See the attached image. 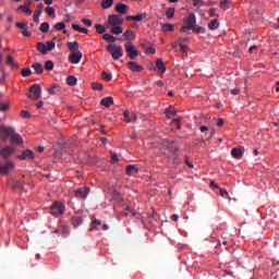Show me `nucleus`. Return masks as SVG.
<instances>
[{
	"mask_svg": "<svg viewBox=\"0 0 279 279\" xmlns=\"http://www.w3.org/2000/svg\"><path fill=\"white\" fill-rule=\"evenodd\" d=\"M10 138L13 145H23V137L14 131L12 126L0 128V141L5 143Z\"/></svg>",
	"mask_w": 279,
	"mask_h": 279,
	"instance_id": "f257e3e1",
	"label": "nucleus"
},
{
	"mask_svg": "<svg viewBox=\"0 0 279 279\" xmlns=\"http://www.w3.org/2000/svg\"><path fill=\"white\" fill-rule=\"evenodd\" d=\"M161 154L166 156V158H171V156L175 155L179 150L178 146H173V142L165 141L162 143Z\"/></svg>",
	"mask_w": 279,
	"mask_h": 279,
	"instance_id": "f03ea898",
	"label": "nucleus"
},
{
	"mask_svg": "<svg viewBox=\"0 0 279 279\" xmlns=\"http://www.w3.org/2000/svg\"><path fill=\"white\" fill-rule=\"evenodd\" d=\"M107 51L110 52L112 60L123 58V47L117 45L107 46Z\"/></svg>",
	"mask_w": 279,
	"mask_h": 279,
	"instance_id": "7ed1b4c3",
	"label": "nucleus"
},
{
	"mask_svg": "<svg viewBox=\"0 0 279 279\" xmlns=\"http://www.w3.org/2000/svg\"><path fill=\"white\" fill-rule=\"evenodd\" d=\"M184 26H182L181 32L185 34L189 29H195V23L197 20L193 13H191L184 21Z\"/></svg>",
	"mask_w": 279,
	"mask_h": 279,
	"instance_id": "20e7f679",
	"label": "nucleus"
},
{
	"mask_svg": "<svg viewBox=\"0 0 279 279\" xmlns=\"http://www.w3.org/2000/svg\"><path fill=\"white\" fill-rule=\"evenodd\" d=\"M64 210H66L64 204L60 202H54L50 207V215H52L53 217H60V215H64Z\"/></svg>",
	"mask_w": 279,
	"mask_h": 279,
	"instance_id": "39448f33",
	"label": "nucleus"
},
{
	"mask_svg": "<svg viewBox=\"0 0 279 279\" xmlns=\"http://www.w3.org/2000/svg\"><path fill=\"white\" fill-rule=\"evenodd\" d=\"M124 48L126 51V56L128 58H130V60H136V58H138V50L136 49L134 44H132V41H128L124 45Z\"/></svg>",
	"mask_w": 279,
	"mask_h": 279,
	"instance_id": "423d86ee",
	"label": "nucleus"
},
{
	"mask_svg": "<svg viewBox=\"0 0 279 279\" xmlns=\"http://www.w3.org/2000/svg\"><path fill=\"white\" fill-rule=\"evenodd\" d=\"M41 93H43V89L40 88V85L34 84L29 88L28 97H29V99L38 100V98L40 97Z\"/></svg>",
	"mask_w": 279,
	"mask_h": 279,
	"instance_id": "0eeeda50",
	"label": "nucleus"
},
{
	"mask_svg": "<svg viewBox=\"0 0 279 279\" xmlns=\"http://www.w3.org/2000/svg\"><path fill=\"white\" fill-rule=\"evenodd\" d=\"M12 169H14V162L5 161L4 163L0 165V174L8 175V173H10V171H12Z\"/></svg>",
	"mask_w": 279,
	"mask_h": 279,
	"instance_id": "6e6552de",
	"label": "nucleus"
},
{
	"mask_svg": "<svg viewBox=\"0 0 279 279\" xmlns=\"http://www.w3.org/2000/svg\"><path fill=\"white\" fill-rule=\"evenodd\" d=\"M89 193L90 189L88 186H83L75 191V197H77L78 199H86Z\"/></svg>",
	"mask_w": 279,
	"mask_h": 279,
	"instance_id": "1a4fd4ad",
	"label": "nucleus"
},
{
	"mask_svg": "<svg viewBox=\"0 0 279 279\" xmlns=\"http://www.w3.org/2000/svg\"><path fill=\"white\" fill-rule=\"evenodd\" d=\"M14 151H16V148L12 146H5L0 150V156L1 158H4V160H8V158L14 154Z\"/></svg>",
	"mask_w": 279,
	"mask_h": 279,
	"instance_id": "9d476101",
	"label": "nucleus"
},
{
	"mask_svg": "<svg viewBox=\"0 0 279 279\" xmlns=\"http://www.w3.org/2000/svg\"><path fill=\"white\" fill-rule=\"evenodd\" d=\"M108 23L112 27L123 25V19H121V16H119L117 14H112V15H109Z\"/></svg>",
	"mask_w": 279,
	"mask_h": 279,
	"instance_id": "9b49d317",
	"label": "nucleus"
},
{
	"mask_svg": "<svg viewBox=\"0 0 279 279\" xmlns=\"http://www.w3.org/2000/svg\"><path fill=\"white\" fill-rule=\"evenodd\" d=\"M19 160H34L36 158V155L33 150L26 149L23 150L21 155L17 156Z\"/></svg>",
	"mask_w": 279,
	"mask_h": 279,
	"instance_id": "f8f14e48",
	"label": "nucleus"
},
{
	"mask_svg": "<svg viewBox=\"0 0 279 279\" xmlns=\"http://www.w3.org/2000/svg\"><path fill=\"white\" fill-rule=\"evenodd\" d=\"M69 60L72 64H80V62L82 61V52H73L72 54H70Z\"/></svg>",
	"mask_w": 279,
	"mask_h": 279,
	"instance_id": "ddd939ff",
	"label": "nucleus"
},
{
	"mask_svg": "<svg viewBox=\"0 0 279 279\" xmlns=\"http://www.w3.org/2000/svg\"><path fill=\"white\" fill-rule=\"evenodd\" d=\"M128 66H129L130 71H133V73H141V71H143V68L141 66V64H138L134 61H130L128 63Z\"/></svg>",
	"mask_w": 279,
	"mask_h": 279,
	"instance_id": "4468645a",
	"label": "nucleus"
},
{
	"mask_svg": "<svg viewBox=\"0 0 279 279\" xmlns=\"http://www.w3.org/2000/svg\"><path fill=\"white\" fill-rule=\"evenodd\" d=\"M130 10V8L128 7V4H124V3H118L116 5V11L119 13V14H128V11Z\"/></svg>",
	"mask_w": 279,
	"mask_h": 279,
	"instance_id": "2eb2a0df",
	"label": "nucleus"
},
{
	"mask_svg": "<svg viewBox=\"0 0 279 279\" xmlns=\"http://www.w3.org/2000/svg\"><path fill=\"white\" fill-rule=\"evenodd\" d=\"M143 19H147V13H141L137 15H128L126 21H137L141 22Z\"/></svg>",
	"mask_w": 279,
	"mask_h": 279,
	"instance_id": "dca6fc26",
	"label": "nucleus"
},
{
	"mask_svg": "<svg viewBox=\"0 0 279 279\" xmlns=\"http://www.w3.org/2000/svg\"><path fill=\"white\" fill-rule=\"evenodd\" d=\"M9 186H11V189H24L25 183L19 180H11L9 181Z\"/></svg>",
	"mask_w": 279,
	"mask_h": 279,
	"instance_id": "f3484780",
	"label": "nucleus"
},
{
	"mask_svg": "<svg viewBox=\"0 0 279 279\" xmlns=\"http://www.w3.org/2000/svg\"><path fill=\"white\" fill-rule=\"evenodd\" d=\"M101 106H105V108H110L112 104H114V99L112 97H105L100 101Z\"/></svg>",
	"mask_w": 279,
	"mask_h": 279,
	"instance_id": "a211bd4d",
	"label": "nucleus"
},
{
	"mask_svg": "<svg viewBox=\"0 0 279 279\" xmlns=\"http://www.w3.org/2000/svg\"><path fill=\"white\" fill-rule=\"evenodd\" d=\"M126 175H136L138 173V168L134 165L126 166Z\"/></svg>",
	"mask_w": 279,
	"mask_h": 279,
	"instance_id": "6ab92c4d",
	"label": "nucleus"
},
{
	"mask_svg": "<svg viewBox=\"0 0 279 279\" xmlns=\"http://www.w3.org/2000/svg\"><path fill=\"white\" fill-rule=\"evenodd\" d=\"M32 69L37 73V75H43L45 73V68L43 66L41 63H34L32 65Z\"/></svg>",
	"mask_w": 279,
	"mask_h": 279,
	"instance_id": "aec40b11",
	"label": "nucleus"
},
{
	"mask_svg": "<svg viewBox=\"0 0 279 279\" xmlns=\"http://www.w3.org/2000/svg\"><path fill=\"white\" fill-rule=\"evenodd\" d=\"M37 51L43 53V56H47V53H49V50L47 49V45H45L44 43L37 44Z\"/></svg>",
	"mask_w": 279,
	"mask_h": 279,
	"instance_id": "412c9836",
	"label": "nucleus"
},
{
	"mask_svg": "<svg viewBox=\"0 0 279 279\" xmlns=\"http://www.w3.org/2000/svg\"><path fill=\"white\" fill-rule=\"evenodd\" d=\"M231 156L233 158H243V148H232Z\"/></svg>",
	"mask_w": 279,
	"mask_h": 279,
	"instance_id": "4be33fe9",
	"label": "nucleus"
},
{
	"mask_svg": "<svg viewBox=\"0 0 279 279\" xmlns=\"http://www.w3.org/2000/svg\"><path fill=\"white\" fill-rule=\"evenodd\" d=\"M68 47L72 53H77V49H80V44L77 41L68 43Z\"/></svg>",
	"mask_w": 279,
	"mask_h": 279,
	"instance_id": "5701e85b",
	"label": "nucleus"
},
{
	"mask_svg": "<svg viewBox=\"0 0 279 279\" xmlns=\"http://www.w3.org/2000/svg\"><path fill=\"white\" fill-rule=\"evenodd\" d=\"M100 226H101V220L93 219L89 231L93 232V230H100L99 228Z\"/></svg>",
	"mask_w": 279,
	"mask_h": 279,
	"instance_id": "b1692460",
	"label": "nucleus"
},
{
	"mask_svg": "<svg viewBox=\"0 0 279 279\" xmlns=\"http://www.w3.org/2000/svg\"><path fill=\"white\" fill-rule=\"evenodd\" d=\"M156 68L160 73H165L167 71V66H165V62H162V59H158L156 62Z\"/></svg>",
	"mask_w": 279,
	"mask_h": 279,
	"instance_id": "393cba45",
	"label": "nucleus"
},
{
	"mask_svg": "<svg viewBox=\"0 0 279 279\" xmlns=\"http://www.w3.org/2000/svg\"><path fill=\"white\" fill-rule=\"evenodd\" d=\"M114 5V0H104L101 2L102 10H108L109 8H112Z\"/></svg>",
	"mask_w": 279,
	"mask_h": 279,
	"instance_id": "a878e982",
	"label": "nucleus"
},
{
	"mask_svg": "<svg viewBox=\"0 0 279 279\" xmlns=\"http://www.w3.org/2000/svg\"><path fill=\"white\" fill-rule=\"evenodd\" d=\"M72 28L75 29V32H80V34H88V28L82 27L78 24H72Z\"/></svg>",
	"mask_w": 279,
	"mask_h": 279,
	"instance_id": "bb28decb",
	"label": "nucleus"
},
{
	"mask_svg": "<svg viewBox=\"0 0 279 279\" xmlns=\"http://www.w3.org/2000/svg\"><path fill=\"white\" fill-rule=\"evenodd\" d=\"M111 34L119 36V34H123V27H121V25L118 26H113L111 28Z\"/></svg>",
	"mask_w": 279,
	"mask_h": 279,
	"instance_id": "cd10ccee",
	"label": "nucleus"
},
{
	"mask_svg": "<svg viewBox=\"0 0 279 279\" xmlns=\"http://www.w3.org/2000/svg\"><path fill=\"white\" fill-rule=\"evenodd\" d=\"M66 84L68 86H75V84H77V78L71 75L66 78Z\"/></svg>",
	"mask_w": 279,
	"mask_h": 279,
	"instance_id": "c85d7f7f",
	"label": "nucleus"
},
{
	"mask_svg": "<svg viewBox=\"0 0 279 279\" xmlns=\"http://www.w3.org/2000/svg\"><path fill=\"white\" fill-rule=\"evenodd\" d=\"M82 217H73L72 218V225L75 227V228H78V226H82Z\"/></svg>",
	"mask_w": 279,
	"mask_h": 279,
	"instance_id": "c756f323",
	"label": "nucleus"
},
{
	"mask_svg": "<svg viewBox=\"0 0 279 279\" xmlns=\"http://www.w3.org/2000/svg\"><path fill=\"white\" fill-rule=\"evenodd\" d=\"M104 40H107V43H117V37L110 35V34H105L102 36Z\"/></svg>",
	"mask_w": 279,
	"mask_h": 279,
	"instance_id": "7c9ffc66",
	"label": "nucleus"
},
{
	"mask_svg": "<svg viewBox=\"0 0 279 279\" xmlns=\"http://www.w3.org/2000/svg\"><path fill=\"white\" fill-rule=\"evenodd\" d=\"M175 108L173 107H169L167 110H166V114L168 117V119H171V117H175Z\"/></svg>",
	"mask_w": 279,
	"mask_h": 279,
	"instance_id": "2f4dec72",
	"label": "nucleus"
},
{
	"mask_svg": "<svg viewBox=\"0 0 279 279\" xmlns=\"http://www.w3.org/2000/svg\"><path fill=\"white\" fill-rule=\"evenodd\" d=\"M161 29L162 32H173V24H169V23L161 24Z\"/></svg>",
	"mask_w": 279,
	"mask_h": 279,
	"instance_id": "473e14b6",
	"label": "nucleus"
},
{
	"mask_svg": "<svg viewBox=\"0 0 279 279\" xmlns=\"http://www.w3.org/2000/svg\"><path fill=\"white\" fill-rule=\"evenodd\" d=\"M166 16L167 19H173V16H175V9L174 8L167 9Z\"/></svg>",
	"mask_w": 279,
	"mask_h": 279,
	"instance_id": "72a5a7b5",
	"label": "nucleus"
},
{
	"mask_svg": "<svg viewBox=\"0 0 279 279\" xmlns=\"http://www.w3.org/2000/svg\"><path fill=\"white\" fill-rule=\"evenodd\" d=\"M209 29H217L219 27V21L218 20H211L208 24Z\"/></svg>",
	"mask_w": 279,
	"mask_h": 279,
	"instance_id": "f704fd0d",
	"label": "nucleus"
},
{
	"mask_svg": "<svg viewBox=\"0 0 279 279\" xmlns=\"http://www.w3.org/2000/svg\"><path fill=\"white\" fill-rule=\"evenodd\" d=\"M124 38L125 40H132V38H134V31L128 29L124 32Z\"/></svg>",
	"mask_w": 279,
	"mask_h": 279,
	"instance_id": "c9c22d12",
	"label": "nucleus"
},
{
	"mask_svg": "<svg viewBox=\"0 0 279 279\" xmlns=\"http://www.w3.org/2000/svg\"><path fill=\"white\" fill-rule=\"evenodd\" d=\"M7 64H10L14 69H19V65L16 63H14V59L12 58V56L7 57Z\"/></svg>",
	"mask_w": 279,
	"mask_h": 279,
	"instance_id": "e433bc0d",
	"label": "nucleus"
},
{
	"mask_svg": "<svg viewBox=\"0 0 279 279\" xmlns=\"http://www.w3.org/2000/svg\"><path fill=\"white\" fill-rule=\"evenodd\" d=\"M39 29H40V32H43L44 34H47V32H49V23H47V22L41 23Z\"/></svg>",
	"mask_w": 279,
	"mask_h": 279,
	"instance_id": "4c0bfd02",
	"label": "nucleus"
},
{
	"mask_svg": "<svg viewBox=\"0 0 279 279\" xmlns=\"http://www.w3.org/2000/svg\"><path fill=\"white\" fill-rule=\"evenodd\" d=\"M53 66H54L53 61L51 60L46 61L45 63L46 71H53Z\"/></svg>",
	"mask_w": 279,
	"mask_h": 279,
	"instance_id": "58836bf2",
	"label": "nucleus"
},
{
	"mask_svg": "<svg viewBox=\"0 0 279 279\" xmlns=\"http://www.w3.org/2000/svg\"><path fill=\"white\" fill-rule=\"evenodd\" d=\"M45 9V4L39 3L37 4V8L35 10V14H37L38 16H40V14H43V10Z\"/></svg>",
	"mask_w": 279,
	"mask_h": 279,
	"instance_id": "ea45409f",
	"label": "nucleus"
},
{
	"mask_svg": "<svg viewBox=\"0 0 279 279\" xmlns=\"http://www.w3.org/2000/svg\"><path fill=\"white\" fill-rule=\"evenodd\" d=\"M66 25L64 24V22H59L54 24V29H57L58 32H62V29H64Z\"/></svg>",
	"mask_w": 279,
	"mask_h": 279,
	"instance_id": "a19ab883",
	"label": "nucleus"
},
{
	"mask_svg": "<svg viewBox=\"0 0 279 279\" xmlns=\"http://www.w3.org/2000/svg\"><path fill=\"white\" fill-rule=\"evenodd\" d=\"M10 110V105L5 102H0V112H8Z\"/></svg>",
	"mask_w": 279,
	"mask_h": 279,
	"instance_id": "79ce46f5",
	"label": "nucleus"
},
{
	"mask_svg": "<svg viewBox=\"0 0 279 279\" xmlns=\"http://www.w3.org/2000/svg\"><path fill=\"white\" fill-rule=\"evenodd\" d=\"M32 70L29 68L22 69V77H29Z\"/></svg>",
	"mask_w": 279,
	"mask_h": 279,
	"instance_id": "37998d69",
	"label": "nucleus"
},
{
	"mask_svg": "<svg viewBox=\"0 0 279 279\" xmlns=\"http://www.w3.org/2000/svg\"><path fill=\"white\" fill-rule=\"evenodd\" d=\"M229 4H230V2L228 0H221V2H220L221 10H229V8H230Z\"/></svg>",
	"mask_w": 279,
	"mask_h": 279,
	"instance_id": "c03bdc74",
	"label": "nucleus"
},
{
	"mask_svg": "<svg viewBox=\"0 0 279 279\" xmlns=\"http://www.w3.org/2000/svg\"><path fill=\"white\" fill-rule=\"evenodd\" d=\"M95 27L98 34H104L106 32V27L101 24H96Z\"/></svg>",
	"mask_w": 279,
	"mask_h": 279,
	"instance_id": "a18cd8bd",
	"label": "nucleus"
},
{
	"mask_svg": "<svg viewBox=\"0 0 279 279\" xmlns=\"http://www.w3.org/2000/svg\"><path fill=\"white\" fill-rule=\"evenodd\" d=\"M101 77L105 80V82H110L112 80V75L107 72H102Z\"/></svg>",
	"mask_w": 279,
	"mask_h": 279,
	"instance_id": "49530a36",
	"label": "nucleus"
},
{
	"mask_svg": "<svg viewBox=\"0 0 279 279\" xmlns=\"http://www.w3.org/2000/svg\"><path fill=\"white\" fill-rule=\"evenodd\" d=\"M19 10H22V12H24L28 16L32 15V10L27 9V7H25L24 4L20 5Z\"/></svg>",
	"mask_w": 279,
	"mask_h": 279,
	"instance_id": "de8ad7c7",
	"label": "nucleus"
},
{
	"mask_svg": "<svg viewBox=\"0 0 279 279\" xmlns=\"http://www.w3.org/2000/svg\"><path fill=\"white\" fill-rule=\"evenodd\" d=\"M46 13L48 14V16H56V9L48 7L46 8Z\"/></svg>",
	"mask_w": 279,
	"mask_h": 279,
	"instance_id": "09e8293b",
	"label": "nucleus"
},
{
	"mask_svg": "<svg viewBox=\"0 0 279 279\" xmlns=\"http://www.w3.org/2000/svg\"><path fill=\"white\" fill-rule=\"evenodd\" d=\"M94 90H104V85L101 83L92 84Z\"/></svg>",
	"mask_w": 279,
	"mask_h": 279,
	"instance_id": "8fccbe9b",
	"label": "nucleus"
},
{
	"mask_svg": "<svg viewBox=\"0 0 279 279\" xmlns=\"http://www.w3.org/2000/svg\"><path fill=\"white\" fill-rule=\"evenodd\" d=\"M46 48L48 49V51H53V49H56V43L47 41Z\"/></svg>",
	"mask_w": 279,
	"mask_h": 279,
	"instance_id": "3c124183",
	"label": "nucleus"
},
{
	"mask_svg": "<svg viewBox=\"0 0 279 279\" xmlns=\"http://www.w3.org/2000/svg\"><path fill=\"white\" fill-rule=\"evenodd\" d=\"M123 117L126 123H132V118H130V111H124Z\"/></svg>",
	"mask_w": 279,
	"mask_h": 279,
	"instance_id": "603ef678",
	"label": "nucleus"
},
{
	"mask_svg": "<svg viewBox=\"0 0 279 279\" xmlns=\"http://www.w3.org/2000/svg\"><path fill=\"white\" fill-rule=\"evenodd\" d=\"M125 210H128L129 213H132L133 217H141V214L136 213L134 209H132V207L126 206Z\"/></svg>",
	"mask_w": 279,
	"mask_h": 279,
	"instance_id": "864d4df0",
	"label": "nucleus"
},
{
	"mask_svg": "<svg viewBox=\"0 0 279 279\" xmlns=\"http://www.w3.org/2000/svg\"><path fill=\"white\" fill-rule=\"evenodd\" d=\"M204 0H193L194 8H202Z\"/></svg>",
	"mask_w": 279,
	"mask_h": 279,
	"instance_id": "5fc2aeb1",
	"label": "nucleus"
},
{
	"mask_svg": "<svg viewBox=\"0 0 279 279\" xmlns=\"http://www.w3.org/2000/svg\"><path fill=\"white\" fill-rule=\"evenodd\" d=\"M220 195L221 197L228 198L230 195L228 194V191L226 189H220Z\"/></svg>",
	"mask_w": 279,
	"mask_h": 279,
	"instance_id": "6e6d98bb",
	"label": "nucleus"
},
{
	"mask_svg": "<svg viewBox=\"0 0 279 279\" xmlns=\"http://www.w3.org/2000/svg\"><path fill=\"white\" fill-rule=\"evenodd\" d=\"M180 121H182L181 118H177L172 120V123H175L178 130H180L182 128V125H180Z\"/></svg>",
	"mask_w": 279,
	"mask_h": 279,
	"instance_id": "4d7b16f0",
	"label": "nucleus"
},
{
	"mask_svg": "<svg viewBox=\"0 0 279 279\" xmlns=\"http://www.w3.org/2000/svg\"><path fill=\"white\" fill-rule=\"evenodd\" d=\"M82 23H84V25H86L87 27H90L93 25V21H90L88 19H83Z\"/></svg>",
	"mask_w": 279,
	"mask_h": 279,
	"instance_id": "13d9d810",
	"label": "nucleus"
},
{
	"mask_svg": "<svg viewBox=\"0 0 279 279\" xmlns=\"http://www.w3.org/2000/svg\"><path fill=\"white\" fill-rule=\"evenodd\" d=\"M179 47L183 53H186V51H189V47L186 45L180 44Z\"/></svg>",
	"mask_w": 279,
	"mask_h": 279,
	"instance_id": "bf43d9fd",
	"label": "nucleus"
},
{
	"mask_svg": "<svg viewBox=\"0 0 279 279\" xmlns=\"http://www.w3.org/2000/svg\"><path fill=\"white\" fill-rule=\"evenodd\" d=\"M16 27H19L20 29H25V27H27V23L17 22Z\"/></svg>",
	"mask_w": 279,
	"mask_h": 279,
	"instance_id": "052dcab7",
	"label": "nucleus"
},
{
	"mask_svg": "<svg viewBox=\"0 0 279 279\" xmlns=\"http://www.w3.org/2000/svg\"><path fill=\"white\" fill-rule=\"evenodd\" d=\"M21 117H23L24 119H29L32 117V114H29L27 111L23 110V111H21Z\"/></svg>",
	"mask_w": 279,
	"mask_h": 279,
	"instance_id": "680f3d73",
	"label": "nucleus"
},
{
	"mask_svg": "<svg viewBox=\"0 0 279 279\" xmlns=\"http://www.w3.org/2000/svg\"><path fill=\"white\" fill-rule=\"evenodd\" d=\"M111 160H112V162H119V155H117L116 153H113V154L111 155Z\"/></svg>",
	"mask_w": 279,
	"mask_h": 279,
	"instance_id": "e2e57ef3",
	"label": "nucleus"
},
{
	"mask_svg": "<svg viewBox=\"0 0 279 279\" xmlns=\"http://www.w3.org/2000/svg\"><path fill=\"white\" fill-rule=\"evenodd\" d=\"M209 16H219V15L217 14V9H210V10H209Z\"/></svg>",
	"mask_w": 279,
	"mask_h": 279,
	"instance_id": "0e129e2a",
	"label": "nucleus"
},
{
	"mask_svg": "<svg viewBox=\"0 0 279 279\" xmlns=\"http://www.w3.org/2000/svg\"><path fill=\"white\" fill-rule=\"evenodd\" d=\"M146 53L154 54V53H156V49H154L153 47L147 48V49H146Z\"/></svg>",
	"mask_w": 279,
	"mask_h": 279,
	"instance_id": "69168bd1",
	"label": "nucleus"
},
{
	"mask_svg": "<svg viewBox=\"0 0 279 279\" xmlns=\"http://www.w3.org/2000/svg\"><path fill=\"white\" fill-rule=\"evenodd\" d=\"M49 95H56V87L48 88Z\"/></svg>",
	"mask_w": 279,
	"mask_h": 279,
	"instance_id": "338daca9",
	"label": "nucleus"
},
{
	"mask_svg": "<svg viewBox=\"0 0 279 279\" xmlns=\"http://www.w3.org/2000/svg\"><path fill=\"white\" fill-rule=\"evenodd\" d=\"M223 123H225L223 119L219 118L217 122L218 128H221Z\"/></svg>",
	"mask_w": 279,
	"mask_h": 279,
	"instance_id": "774afa93",
	"label": "nucleus"
}]
</instances>
